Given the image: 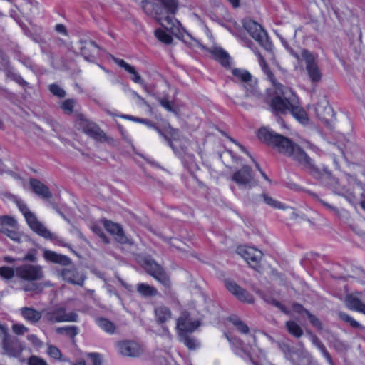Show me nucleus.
<instances>
[{
	"label": "nucleus",
	"instance_id": "nucleus-1",
	"mask_svg": "<svg viewBox=\"0 0 365 365\" xmlns=\"http://www.w3.org/2000/svg\"><path fill=\"white\" fill-rule=\"evenodd\" d=\"M258 138L261 141L277 148L279 153L292 158L313 178L322 184L328 186L337 184V180L333 177L326 167L321 168L316 165L306 152L290 139L266 128H260L258 130Z\"/></svg>",
	"mask_w": 365,
	"mask_h": 365
},
{
	"label": "nucleus",
	"instance_id": "nucleus-2",
	"mask_svg": "<svg viewBox=\"0 0 365 365\" xmlns=\"http://www.w3.org/2000/svg\"><path fill=\"white\" fill-rule=\"evenodd\" d=\"M256 54L262 69L275 88L274 96L270 101L272 110L277 113L282 114L289 112L301 123H307L308 122L307 114L299 106L297 95L291 88L277 82L264 57L259 52H256Z\"/></svg>",
	"mask_w": 365,
	"mask_h": 365
},
{
	"label": "nucleus",
	"instance_id": "nucleus-3",
	"mask_svg": "<svg viewBox=\"0 0 365 365\" xmlns=\"http://www.w3.org/2000/svg\"><path fill=\"white\" fill-rule=\"evenodd\" d=\"M158 1L160 4L153 5V10L157 21L168 31L186 42L183 36L184 29L181 27L180 23L173 16L177 11L178 1L176 0Z\"/></svg>",
	"mask_w": 365,
	"mask_h": 365
},
{
	"label": "nucleus",
	"instance_id": "nucleus-4",
	"mask_svg": "<svg viewBox=\"0 0 365 365\" xmlns=\"http://www.w3.org/2000/svg\"><path fill=\"white\" fill-rule=\"evenodd\" d=\"M0 340L4 354L10 358L19 357L26 348L23 341L10 334L7 326H0Z\"/></svg>",
	"mask_w": 365,
	"mask_h": 365
},
{
	"label": "nucleus",
	"instance_id": "nucleus-5",
	"mask_svg": "<svg viewBox=\"0 0 365 365\" xmlns=\"http://www.w3.org/2000/svg\"><path fill=\"white\" fill-rule=\"evenodd\" d=\"M15 202L24 215L28 225L34 232L45 239L52 240L54 238V235L38 220L36 215L29 210L27 205L21 200L16 198Z\"/></svg>",
	"mask_w": 365,
	"mask_h": 365
},
{
	"label": "nucleus",
	"instance_id": "nucleus-6",
	"mask_svg": "<svg viewBox=\"0 0 365 365\" xmlns=\"http://www.w3.org/2000/svg\"><path fill=\"white\" fill-rule=\"evenodd\" d=\"M242 25L250 35L267 51H272V44L268 35L260 24L252 19H244Z\"/></svg>",
	"mask_w": 365,
	"mask_h": 365
},
{
	"label": "nucleus",
	"instance_id": "nucleus-7",
	"mask_svg": "<svg viewBox=\"0 0 365 365\" xmlns=\"http://www.w3.org/2000/svg\"><path fill=\"white\" fill-rule=\"evenodd\" d=\"M44 319L49 323L58 322H76L78 319V314L74 312H66V309L60 305L46 309L43 311Z\"/></svg>",
	"mask_w": 365,
	"mask_h": 365
},
{
	"label": "nucleus",
	"instance_id": "nucleus-8",
	"mask_svg": "<svg viewBox=\"0 0 365 365\" xmlns=\"http://www.w3.org/2000/svg\"><path fill=\"white\" fill-rule=\"evenodd\" d=\"M234 76L233 81L243 83V88L245 91V98H252L255 99L261 98L262 95L259 91L256 85L252 83V75L247 71L240 68L232 70Z\"/></svg>",
	"mask_w": 365,
	"mask_h": 365
},
{
	"label": "nucleus",
	"instance_id": "nucleus-9",
	"mask_svg": "<svg viewBox=\"0 0 365 365\" xmlns=\"http://www.w3.org/2000/svg\"><path fill=\"white\" fill-rule=\"evenodd\" d=\"M173 151L181 158L185 167L189 170H195L197 168L195 156L189 151L188 142L181 145L179 141H172L170 138L167 140Z\"/></svg>",
	"mask_w": 365,
	"mask_h": 365
},
{
	"label": "nucleus",
	"instance_id": "nucleus-10",
	"mask_svg": "<svg viewBox=\"0 0 365 365\" xmlns=\"http://www.w3.org/2000/svg\"><path fill=\"white\" fill-rule=\"evenodd\" d=\"M302 57L305 62L307 74L313 83H319L322 79V73L317 62V56L307 49H302Z\"/></svg>",
	"mask_w": 365,
	"mask_h": 365
},
{
	"label": "nucleus",
	"instance_id": "nucleus-11",
	"mask_svg": "<svg viewBox=\"0 0 365 365\" xmlns=\"http://www.w3.org/2000/svg\"><path fill=\"white\" fill-rule=\"evenodd\" d=\"M16 276L24 281H39L43 279L44 272L40 265L24 264L16 268Z\"/></svg>",
	"mask_w": 365,
	"mask_h": 365
},
{
	"label": "nucleus",
	"instance_id": "nucleus-12",
	"mask_svg": "<svg viewBox=\"0 0 365 365\" xmlns=\"http://www.w3.org/2000/svg\"><path fill=\"white\" fill-rule=\"evenodd\" d=\"M143 262L144 269L150 275L165 287H170V279L158 264L149 257H145Z\"/></svg>",
	"mask_w": 365,
	"mask_h": 365
},
{
	"label": "nucleus",
	"instance_id": "nucleus-13",
	"mask_svg": "<svg viewBox=\"0 0 365 365\" xmlns=\"http://www.w3.org/2000/svg\"><path fill=\"white\" fill-rule=\"evenodd\" d=\"M231 179L240 186L251 188L257 185V181L254 178L252 168L248 165H244L241 169L236 171Z\"/></svg>",
	"mask_w": 365,
	"mask_h": 365
},
{
	"label": "nucleus",
	"instance_id": "nucleus-14",
	"mask_svg": "<svg viewBox=\"0 0 365 365\" xmlns=\"http://www.w3.org/2000/svg\"><path fill=\"white\" fill-rule=\"evenodd\" d=\"M237 252L246 260L251 267L256 270L258 269L263 256L260 250L252 247H239Z\"/></svg>",
	"mask_w": 365,
	"mask_h": 365
},
{
	"label": "nucleus",
	"instance_id": "nucleus-15",
	"mask_svg": "<svg viewBox=\"0 0 365 365\" xmlns=\"http://www.w3.org/2000/svg\"><path fill=\"white\" fill-rule=\"evenodd\" d=\"M225 286L227 288V289L241 302L248 304L254 303L255 299L253 296L251 294H250L247 290L240 287L233 280H225Z\"/></svg>",
	"mask_w": 365,
	"mask_h": 365
},
{
	"label": "nucleus",
	"instance_id": "nucleus-16",
	"mask_svg": "<svg viewBox=\"0 0 365 365\" xmlns=\"http://www.w3.org/2000/svg\"><path fill=\"white\" fill-rule=\"evenodd\" d=\"M200 323L198 320L192 321L190 318V314L187 312H183L177 321V328L179 335L192 333L198 328Z\"/></svg>",
	"mask_w": 365,
	"mask_h": 365
},
{
	"label": "nucleus",
	"instance_id": "nucleus-17",
	"mask_svg": "<svg viewBox=\"0 0 365 365\" xmlns=\"http://www.w3.org/2000/svg\"><path fill=\"white\" fill-rule=\"evenodd\" d=\"M103 226L108 232L115 236V240L119 243L133 244V241L125 235L122 227L118 224L105 220H103Z\"/></svg>",
	"mask_w": 365,
	"mask_h": 365
},
{
	"label": "nucleus",
	"instance_id": "nucleus-18",
	"mask_svg": "<svg viewBox=\"0 0 365 365\" xmlns=\"http://www.w3.org/2000/svg\"><path fill=\"white\" fill-rule=\"evenodd\" d=\"M118 352L125 356L136 357L141 353L140 345L134 341H122L116 344Z\"/></svg>",
	"mask_w": 365,
	"mask_h": 365
},
{
	"label": "nucleus",
	"instance_id": "nucleus-19",
	"mask_svg": "<svg viewBox=\"0 0 365 365\" xmlns=\"http://www.w3.org/2000/svg\"><path fill=\"white\" fill-rule=\"evenodd\" d=\"M78 43L81 54L84 59L89 62L95 61L94 51L101 48L94 41L86 38H81Z\"/></svg>",
	"mask_w": 365,
	"mask_h": 365
},
{
	"label": "nucleus",
	"instance_id": "nucleus-20",
	"mask_svg": "<svg viewBox=\"0 0 365 365\" xmlns=\"http://www.w3.org/2000/svg\"><path fill=\"white\" fill-rule=\"evenodd\" d=\"M315 113L319 119H320L326 125H329V122L334 117L333 109L325 99L319 101L317 103L315 107Z\"/></svg>",
	"mask_w": 365,
	"mask_h": 365
},
{
	"label": "nucleus",
	"instance_id": "nucleus-21",
	"mask_svg": "<svg viewBox=\"0 0 365 365\" xmlns=\"http://www.w3.org/2000/svg\"><path fill=\"white\" fill-rule=\"evenodd\" d=\"M61 276L64 281L81 287L83 285L86 279V276L74 268L63 269L61 272Z\"/></svg>",
	"mask_w": 365,
	"mask_h": 365
},
{
	"label": "nucleus",
	"instance_id": "nucleus-22",
	"mask_svg": "<svg viewBox=\"0 0 365 365\" xmlns=\"http://www.w3.org/2000/svg\"><path fill=\"white\" fill-rule=\"evenodd\" d=\"M29 183L33 192L41 198L48 200L52 197V193L48 187L39 180L31 178L30 179Z\"/></svg>",
	"mask_w": 365,
	"mask_h": 365
},
{
	"label": "nucleus",
	"instance_id": "nucleus-23",
	"mask_svg": "<svg viewBox=\"0 0 365 365\" xmlns=\"http://www.w3.org/2000/svg\"><path fill=\"white\" fill-rule=\"evenodd\" d=\"M19 312L24 319L31 324L38 323L43 314V312L29 307H24L21 308L19 309Z\"/></svg>",
	"mask_w": 365,
	"mask_h": 365
},
{
	"label": "nucleus",
	"instance_id": "nucleus-24",
	"mask_svg": "<svg viewBox=\"0 0 365 365\" xmlns=\"http://www.w3.org/2000/svg\"><path fill=\"white\" fill-rule=\"evenodd\" d=\"M43 257L48 262L63 266H67L71 263V259L68 256L48 250H44Z\"/></svg>",
	"mask_w": 365,
	"mask_h": 365
},
{
	"label": "nucleus",
	"instance_id": "nucleus-25",
	"mask_svg": "<svg viewBox=\"0 0 365 365\" xmlns=\"http://www.w3.org/2000/svg\"><path fill=\"white\" fill-rule=\"evenodd\" d=\"M4 71L5 73L6 76L8 78L15 81L16 83L20 85L22 87H26L29 86L28 82L23 79V78L17 73L14 71L13 67L8 62L6 63Z\"/></svg>",
	"mask_w": 365,
	"mask_h": 365
},
{
	"label": "nucleus",
	"instance_id": "nucleus-26",
	"mask_svg": "<svg viewBox=\"0 0 365 365\" xmlns=\"http://www.w3.org/2000/svg\"><path fill=\"white\" fill-rule=\"evenodd\" d=\"M155 315L158 324H163L171 319L172 313L168 307L158 306L155 308Z\"/></svg>",
	"mask_w": 365,
	"mask_h": 365
},
{
	"label": "nucleus",
	"instance_id": "nucleus-27",
	"mask_svg": "<svg viewBox=\"0 0 365 365\" xmlns=\"http://www.w3.org/2000/svg\"><path fill=\"white\" fill-rule=\"evenodd\" d=\"M87 135L93 138L95 140L99 142H108V143H113L115 141L113 138L107 136L104 131H103L97 124L96 128L90 130V132Z\"/></svg>",
	"mask_w": 365,
	"mask_h": 365
},
{
	"label": "nucleus",
	"instance_id": "nucleus-28",
	"mask_svg": "<svg viewBox=\"0 0 365 365\" xmlns=\"http://www.w3.org/2000/svg\"><path fill=\"white\" fill-rule=\"evenodd\" d=\"M96 123L90 121L87 118L84 117L82 114H78L77 118L76 121V127L78 130H81L86 135L90 132L93 128H96Z\"/></svg>",
	"mask_w": 365,
	"mask_h": 365
},
{
	"label": "nucleus",
	"instance_id": "nucleus-29",
	"mask_svg": "<svg viewBox=\"0 0 365 365\" xmlns=\"http://www.w3.org/2000/svg\"><path fill=\"white\" fill-rule=\"evenodd\" d=\"M346 306L351 310H355L365 314V304L359 298L349 295L346 298Z\"/></svg>",
	"mask_w": 365,
	"mask_h": 365
},
{
	"label": "nucleus",
	"instance_id": "nucleus-30",
	"mask_svg": "<svg viewBox=\"0 0 365 365\" xmlns=\"http://www.w3.org/2000/svg\"><path fill=\"white\" fill-rule=\"evenodd\" d=\"M137 292L143 297H155L158 294L156 288L145 283H139L137 285Z\"/></svg>",
	"mask_w": 365,
	"mask_h": 365
},
{
	"label": "nucleus",
	"instance_id": "nucleus-31",
	"mask_svg": "<svg viewBox=\"0 0 365 365\" xmlns=\"http://www.w3.org/2000/svg\"><path fill=\"white\" fill-rule=\"evenodd\" d=\"M97 324L106 332L108 334H114L116 327L111 321L106 318L98 317L96 319Z\"/></svg>",
	"mask_w": 365,
	"mask_h": 365
},
{
	"label": "nucleus",
	"instance_id": "nucleus-32",
	"mask_svg": "<svg viewBox=\"0 0 365 365\" xmlns=\"http://www.w3.org/2000/svg\"><path fill=\"white\" fill-rule=\"evenodd\" d=\"M286 328L288 332L296 338H299L303 335V330L301 327L294 321H287Z\"/></svg>",
	"mask_w": 365,
	"mask_h": 365
},
{
	"label": "nucleus",
	"instance_id": "nucleus-33",
	"mask_svg": "<svg viewBox=\"0 0 365 365\" xmlns=\"http://www.w3.org/2000/svg\"><path fill=\"white\" fill-rule=\"evenodd\" d=\"M212 53L222 66H226L229 65V55L223 49L215 48L212 51Z\"/></svg>",
	"mask_w": 365,
	"mask_h": 365
},
{
	"label": "nucleus",
	"instance_id": "nucleus-34",
	"mask_svg": "<svg viewBox=\"0 0 365 365\" xmlns=\"http://www.w3.org/2000/svg\"><path fill=\"white\" fill-rule=\"evenodd\" d=\"M56 332L58 334H65L68 337L73 339L78 334V328L74 325L66 326L57 328Z\"/></svg>",
	"mask_w": 365,
	"mask_h": 365
},
{
	"label": "nucleus",
	"instance_id": "nucleus-35",
	"mask_svg": "<svg viewBox=\"0 0 365 365\" xmlns=\"http://www.w3.org/2000/svg\"><path fill=\"white\" fill-rule=\"evenodd\" d=\"M16 220L9 216H3L0 217V231L7 228H16Z\"/></svg>",
	"mask_w": 365,
	"mask_h": 365
},
{
	"label": "nucleus",
	"instance_id": "nucleus-36",
	"mask_svg": "<svg viewBox=\"0 0 365 365\" xmlns=\"http://www.w3.org/2000/svg\"><path fill=\"white\" fill-rule=\"evenodd\" d=\"M179 336L180 338V340L190 349H195L199 346L197 341L195 338L190 336L188 334H180L179 335Z\"/></svg>",
	"mask_w": 365,
	"mask_h": 365
},
{
	"label": "nucleus",
	"instance_id": "nucleus-37",
	"mask_svg": "<svg viewBox=\"0 0 365 365\" xmlns=\"http://www.w3.org/2000/svg\"><path fill=\"white\" fill-rule=\"evenodd\" d=\"M155 37L162 43H164L165 44H170L172 43V36L170 34H167L166 31H165L162 29H156L155 31Z\"/></svg>",
	"mask_w": 365,
	"mask_h": 365
},
{
	"label": "nucleus",
	"instance_id": "nucleus-38",
	"mask_svg": "<svg viewBox=\"0 0 365 365\" xmlns=\"http://www.w3.org/2000/svg\"><path fill=\"white\" fill-rule=\"evenodd\" d=\"M230 321L233 324L234 326L237 327V329L241 333L247 334L249 332L250 329L248 326L237 317H232L230 318Z\"/></svg>",
	"mask_w": 365,
	"mask_h": 365
},
{
	"label": "nucleus",
	"instance_id": "nucleus-39",
	"mask_svg": "<svg viewBox=\"0 0 365 365\" xmlns=\"http://www.w3.org/2000/svg\"><path fill=\"white\" fill-rule=\"evenodd\" d=\"M0 232L8 236L13 241L19 243L21 242V235L18 231L16 230V228H7Z\"/></svg>",
	"mask_w": 365,
	"mask_h": 365
},
{
	"label": "nucleus",
	"instance_id": "nucleus-40",
	"mask_svg": "<svg viewBox=\"0 0 365 365\" xmlns=\"http://www.w3.org/2000/svg\"><path fill=\"white\" fill-rule=\"evenodd\" d=\"M262 197H263L264 202L267 205H269L270 207H272L274 208H277V209H282V210L285 209V206L282 203H281L279 201L275 200L272 197H270L266 194H263L262 195Z\"/></svg>",
	"mask_w": 365,
	"mask_h": 365
},
{
	"label": "nucleus",
	"instance_id": "nucleus-41",
	"mask_svg": "<svg viewBox=\"0 0 365 365\" xmlns=\"http://www.w3.org/2000/svg\"><path fill=\"white\" fill-rule=\"evenodd\" d=\"M306 315L313 327L319 331H322L323 329V325L319 319L312 314L309 311H306Z\"/></svg>",
	"mask_w": 365,
	"mask_h": 365
},
{
	"label": "nucleus",
	"instance_id": "nucleus-42",
	"mask_svg": "<svg viewBox=\"0 0 365 365\" xmlns=\"http://www.w3.org/2000/svg\"><path fill=\"white\" fill-rule=\"evenodd\" d=\"M11 330L13 333L17 336H23L29 331L28 327H26L22 324L19 323L13 324L11 327Z\"/></svg>",
	"mask_w": 365,
	"mask_h": 365
},
{
	"label": "nucleus",
	"instance_id": "nucleus-43",
	"mask_svg": "<svg viewBox=\"0 0 365 365\" xmlns=\"http://www.w3.org/2000/svg\"><path fill=\"white\" fill-rule=\"evenodd\" d=\"M15 274L16 269L6 266L0 267V276L5 279H11Z\"/></svg>",
	"mask_w": 365,
	"mask_h": 365
},
{
	"label": "nucleus",
	"instance_id": "nucleus-44",
	"mask_svg": "<svg viewBox=\"0 0 365 365\" xmlns=\"http://www.w3.org/2000/svg\"><path fill=\"white\" fill-rule=\"evenodd\" d=\"M49 91L53 96L60 98H64L66 95V91L56 83L49 86Z\"/></svg>",
	"mask_w": 365,
	"mask_h": 365
},
{
	"label": "nucleus",
	"instance_id": "nucleus-45",
	"mask_svg": "<svg viewBox=\"0 0 365 365\" xmlns=\"http://www.w3.org/2000/svg\"><path fill=\"white\" fill-rule=\"evenodd\" d=\"M75 103L76 101L73 99H66L62 103L61 108L65 113L71 114L73 111Z\"/></svg>",
	"mask_w": 365,
	"mask_h": 365
},
{
	"label": "nucleus",
	"instance_id": "nucleus-46",
	"mask_svg": "<svg viewBox=\"0 0 365 365\" xmlns=\"http://www.w3.org/2000/svg\"><path fill=\"white\" fill-rule=\"evenodd\" d=\"M359 152V148L357 146L349 143L345 145V150H341L342 155L347 158L346 155H350V157H354Z\"/></svg>",
	"mask_w": 365,
	"mask_h": 365
},
{
	"label": "nucleus",
	"instance_id": "nucleus-47",
	"mask_svg": "<svg viewBox=\"0 0 365 365\" xmlns=\"http://www.w3.org/2000/svg\"><path fill=\"white\" fill-rule=\"evenodd\" d=\"M126 71L133 76L131 77V79H132L135 83H139V84L143 85V81L142 80L141 76H140V74L137 72V71L135 70V68L133 66H132L130 65V68H128V69L126 70Z\"/></svg>",
	"mask_w": 365,
	"mask_h": 365
},
{
	"label": "nucleus",
	"instance_id": "nucleus-48",
	"mask_svg": "<svg viewBox=\"0 0 365 365\" xmlns=\"http://www.w3.org/2000/svg\"><path fill=\"white\" fill-rule=\"evenodd\" d=\"M92 231L96 235H97L102 240V241L104 243L108 244L110 242L108 238L107 237V236L104 233L103 229L100 226H98V225L92 226Z\"/></svg>",
	"mask_w": 365,
	"mask_h": 365
},
{
	"label": "nucleus",
	"instance_id": "nucleus-49",
	"mask_svg": "<svg viewBox=\"0 0 365 365\" xmlns=\"http://www.w3.org/2000/svg\"><path fill=\"white\" fill-rule=\"evenodd\" d=\"M47 353L51 357L55 359H59L61 356V351L53 345L48 346Z\"/></svg>",
	"mask_w": 365,
	"mask_h": 365
},
{
	"label": "nucleus",
	"instance_id": "nucleus-50",
	"mask_svg": "<svg viewBox=\"0 0 365 365\" xmlns=\"http://www.w3.org/2000/svg\"><path fill=\"white\" fill-rule=\"evenodd\" d=\"M27 364L28 365H48L47 362L44 359L37 356H30L28 359Z\"/></svg>",
	"mask_w": 365,
	"mask_h": 365
},
{
	"label": "nucleus",
	"instance_id": "nucleus-51",
	"mask_svg": "<svg viewBox=\"0 0 365 365\" xmlns=\"http://www.w3.org/2000/svg\"><path fill=\"white\" fill-rule=\"evenodd\" d=\"M27 340L36 348H41L43 343L35 334H29L26 336Z\"/></svg>",
	"mask_w": 365,
	"mask_h": 365
},
{
	"label": "nucleus",
	"instance_id": "nucleus-52",
	"mask_svg": "<svg viewBox=\"0 0 365 365\" xmlns=\"http://www.w3.org/2000/svg\"><path fill=\"white\" fill-rule=\"evenodd\" d=\"M24 261H29L31 262H37L36 250H31L27 252V254L23 258Z\"/></svg>",
	"mask_w": 365,
	"mask_h": 365
},
{
	"label": "nucleus",
	"instance_id": "nucleus-53",
	"mask_svg": "<svg viewBox=\"0 0 365 365\" xmlns=\"http://www.w3.org/2000/svg\"><path fill=\"white\" fill-rule=\"evenodd\" d=\"M88 356L91 359L93 365H101L102 359L98 353H89Z\"/></svg>",
	"mask_w": 365,
	"mask_h": 365
},
{
	"label": "nucleus",
	"instance_id": "nucleus-54",
	"mask_svg": "<svg viewBox=\"0 0 365 365\" xmlns=\"http://www.w3.org/2000/svg\"><path fill=\"white\" fill-rule=\"evenodd\" d=\"M160 105L169 112H175L173 103L166 98L159 99Z\"/></svg>",
	"mask_w": 365,
	"mask_h": 365
},
{
	"label": "nucleus",
	"instance_id": "nucleus-55",
	"mask_svg": "<svg viewBox=\"0 0 365 365\" xmlns=\"http://www.w3.org/2000/svg\"><path fill=\"white\" fill-rule=\"evenodd\" d=\"M310 195L313 197V198H314L315 200H317V201H319L322 205H323L324 207H327L328 209L331 210H333L334 212H337V209L333 206H331V205L327 203L326 202H324V200H322V199H320L317 194L315 193H313V192H310Z\"/></svg>",
	"mask_w": 365,
	"mask_h": 365
},
{
	"label": "nucleus",
	"instance_id": "nucleus-56",
	"mask_svg": "<svg viewBox=\"0 0 365 365\" xmlns=\"http://www.w3.org/2000/svg\"><path fill=\"white\" fill-rule=\"evenodd\" d=\"M310 195L313 197V198H314L315 200H317V201H319L322 205H323L324 207H327L328 209L331 210H333L334 212H337V209L333 206H331V205L327 203L326 202H324V200H322V199H320L317 194L315 193H313V192H310Z\"/></svg>",
	"mask_w": 365,
	"mask_h": 365
},
{
	"label": "nucleus",
	"instance_id": "nucleus-57",
	"mask_svg": "<svg viewBox=\"0 0 365 365\" xmlns=\"http://www.w3.org/2000/svg\"><path fill=\"white\" fill-rule=\"evenodd\" d=\"M279 347L280 350L284 354L285 357L287 359H289V355L291 354V348L290 346L284 343L279 344Z\"/></svg>",
	"mask_w": 365,
	"mask_h": 365
},
{
	"label": "nucleus",
	"instance_id": "nucleus-58",
	"mask_svg": "<svg viewBox=\"0 0 365 365\" xmlns=\"http://www.w3.org/2000/svg\"><path fill=\"white\" fill-rule=\"evenodd\" d=\"M239 345H240V350L245 354V355L246 356V357L252 362L254 364H256L253 361H252V356L249 351V350L245 346V344L239 341Z\"/></svg>",
	"mask_w": 365,
	"mask_h": 365
},
{
	"label": "nucleus",
	"instance_id": "nucleus-59",
	"mask_svg": "<svg viewBox=\"0 0 365 365\" xmlns=\"http://www.w3.org/2000/svg\"><path fill=\"white\" fill-rule=\"evenodd\" d=\"M113 61L121 68H123L125 71L130 68V64L127 63L124 60L120 59L115 57H113Z\"/></svg>",
	"mask_w": 365,
	"mask_h": 365
},
{
	"label": "nucleus",
	"instance_id": "nucleus-60",
	"mask_svg": "<svg viewBox=\"0 0 365 365\" xmlns=\"http://www.w3.org/2000/svg\"><path fill=\"white\" fill-rule=\"evenodd\" d=\"M292 309L294 312L299 313V314H303L304 313L306 314V311H308L307 309H304L303 306L299 303H294L292 305Z\"/></svg>",
	"mask_w": 365,
	"mask_h": 365
},
{
	"label": "nucleus",
	"instance_id": "nucleus-61",
	"mask_svg": "<svg viewBox=\"0 0 365 365\" xmlns=\"http://www.w3.org/2000/svg\"><path fill=\"white\" fill-rule=\"evenodd\" d=\"M144 123L145 125L154 128L159 133V134L165 138L166 141L169 138L166 135L163 133L162 131L158 127H156L150 120H147V122H145Z\"/></svg>",
	"mask_w": 365,
	"mask_h": 365
},
{
	"label": "nucleus",
	"instance_id": "nucleus-62",
	"mask_svg": "<svg viewBox=\"0 0 365 365\" xmlns=\"http://www.w3.org/2000/svg\"><path fill=\"white\" fill-rule=\"evenodd\" d=\"M120 117L123 118L132 120L133 121L139 122V123L147 122V119L139 118L133 117L132 115H121Z\"/></svg>",
	"mask_w": 365,
	"mask_h": 365
},
{
	"label": "nucleus",
	"instance_id": "nucleus-63",
	"mask_svg": "<svg viewBox=\"0 0 365 365\" xmlns=\"http://www.w3.org/2000/svg\"><path fill=\"white\" fill-rule=\"evenodd\" d=\"M55 29L58 33L63 34L66 36L68 35V31L66 30V26L63 24H56L55 26Z\"/></svg>",
	"mask_w": 365,
	"mask_h": 365
},
{
	"label": "nucleus",
	"instance_id": "nucleus-64",
	"mask_svg": "<svg viewBox=\"0 0 365 365\" xmlns=\"http://www.w3.org/2000/svg\"><path fill=\"white\" fill-rule=\"evenodd\" d=\"M272 304H273L274 306H275L277 308H279L283 312H284L286 314L288 313V311L287 310L286 307L283 304H282L279 301H277V300H272Z\"/></svg>",
	"mask_w": 365,
	"mask_h": 365
}]
</instances>
